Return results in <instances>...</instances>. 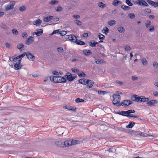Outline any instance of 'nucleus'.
Returning <instances> with one entry per match:
<instances>
[{"label":"nucleus","mask_w":158,"mask_h":158,"mask_svg":"<svg viewBox=\"0 0 158 158\" xmlns=\"http://www.w3.org/2000/svg\"><path fill=\"white\" fill-rule=\"evenodd\" d=\"M50 79L51 81L56 83L65 82L66 81L65 78L60 76H51Z\"/></svg>","instance_id":"nucleus-1"},{"label":"nucleus","mask_w":158,"mask_h":158,"mask_svg":"<svg viewBox=\"0 0 158 158\" xmlns=\"http://www.w3.org/2000/svg\"><path fill=\"white\" fill-rule=\"evenodd\" d=\"M135 111L134 110H130L126 111H122L118 113V114L123 115V116H126L129 117H134L136 118L137 116L135 115H133L131 113H134Z\"/></svg>","instance_id":"nucleus-2"},{"label":"nucleus","mask_w":158,"mask_h":158,"mask_svg":"<svg viewBox=\"0 0 158 158\" xmlns=\"http://www.w3.org/2000/svg\"><path fill=\"white\" fill-rule=\"evenodd\" d=\"M67 79L69 81H73L77 77L76 75L74 74L72 75L71 73H67Z\"/></svg>","instance_id":"nucleus-3"},{"label":"nucleus","mask_w":158,"mask_h":158,"mask_svg":"<svg viewBox=\"0 0 158 158\" xmlns=\"http://www.w3.org/2000/svg\"><path fill=\"white\" fill-rule=\"evenodd\" d=\"M135 2L137 4L141 6H148V3L143 0H137Z\"/></svg>","instance_id":"nucleus-4"},{"label":"nucleus","mask_w":158,"mask_h":158,"mask_svg":"<svg viewBox=\"0 0 158 158\" xmlns=\"http://www.w3.org/2000/svg\"><path fill=\"white\" fill-rule=\"evenodd\" d=\"M132 102L130 100H125L123 101L121 104V106H123L126 107L131 104Z\"/></svg>","instance_id":"nucleus-5"},{"label":"nucleus","mask_w":158,"mask_h":158,"mask_svg":"<svg viewBox=\"0 0 158 158\" xmlns=\"http://www.w3.org/2000/svg\"><path fill=\"white\" fill-rule=\"evenodd\" d=\"M68 36V39L69 40L73 42L76 43L77 41V38L76 37L73 35H67Z\"/></svg>","instance_id":"nucleus-6"},{"label":"nucleus","mask_w":158,"mask_h":158,"mask_svg":"<svg viewBox=\"0 0 158 158\" xmlns=\"http://www.w3.org/2000/svg\"><path fill=\"white\" fill-rule=\"evenodd\" d=\"M15 5V3L12 2L6 6H5V8L6 10L7 11L13 9L14 8Z\"/></svg>","instance_id":"nucleus-7"},{"label":"nucleus","mask_w":158,"mask_h":158,"mask_svg":"<svg viewBox=\"0 0 158 158\" xmlns=\"http://www.w3.org/2000/svg\"><path fill=\"white\" fill-rule=\"evenodd\" d=\"M122 94V93L119 91H117L116 94H114L113 95V98L116 100H121V96L119 94Z\"/></svg>","instance_id":"nucleus-8"},{"label":"nucleus","mask_w":158,"mask_h":158,"mask_svg":"<svg viewBox=\"0 0 158 158\" xmlns=\"http://www.w3.org/2000/svg\"><path fill=\"white\" fill-rule=\"evenodd\" d=\"M139 135L141 136L145 137H147V136L152 137L153 138H156L157 137V136H156L148 135L147 133H143V132H139Z\"/></svg>","instance_id":"nucleus-9"},{"label":"nucleus","mask_w":158,"mask_h":158,"mask_svg":"<svg viewBox=\"0 0 158 158\" xmlns=\"http://www.w3.org/2000/svg\"><path fill=\"white\" fill-rule=\"evenodd\" d=\"M65 109H67L69 110H70L72 111H75L76 108V107H73L72 106H70L68 105L65 106L64 107Z\"/></svg>","instance_id":"nucleus-10"},{"label":"nucleus","mask_w":158,"mask_h":158,"mask_svg":"<svg viewBox=\"0 0 158 158\" xmlns=\"http://www.w3.org/2000/svg\"><path fill=\"white\" fill-rule=\"evenodd\" d=\"M26 56L27 58L31 60H34L35 59V57L30 52L26 53Z\"/></svg>","instance_id":"nucleus-11"},{"label":"nucleus","mask_w":158,"mask_h":158,"mask_svg":"<svg viewBox=\"0 0 158 158\" xmlns=\"http://www.w3.org/2000/svg\"><path fill=\"white\" fill-rule=\"evenodd\" d=\"M157 103V101L155 100H151L147 103L148 106H154L155 104Z\"/></svg>","instance_id":"nucleus-12"},{"label":"nucleus","mask_w":158,"mask_h":158,"mask_svg":"<svg viewBox=\"0 0 158 158\" xmlns=\"http://www.w3.org/2000/svg\"><path fill=\"white\" fill-rule=\"evenodd\" d=\"M140 97H139L138 96L134 95L131 97V99L133 101L135 102H140Z\"/></svg>","instance_id":"nucleus-13"},{"label":"nucleus","mask_w":158,"mask_h":158,"mask_svg":"<svg viewBox=\"0 0 158 158\" xmlns=\"http://www.w3.org/2000/svg\"><path fill=\"white\" fill-rule=\"evenodd\" d=\"M120 100H117L114 99V100L113 101V103L116 106L119 107L121 106V103H120Z\"/></svg>","instance_id":"nucleus-14"},{"label":"nucleus","mask_w":158,"mask_h":158,"mask_svg":"<svg viewBox=\"0 0 158 158\" xmlns=\"http://www.w3.org/2000/svg\"><path fill=\"white\" fill-rule=\"evenodd\" d=\"M33 37L30 36L27 40L26 41V44L27 45H29L33 43L34 41V39H33Z\"/></svg>","instance_id":"nucleus-15"},{"label":"nucleus","mask_w":158,"mask_h":158,"mask_svg":"<svg viewBox=\"0 0 158 158\" xmlns=\"http://www.w3.org/2000/svg\"><path fill=\"white\" fill-rule=\"evenodd\" d=\"M64 128L63 127H59L56 129V132L59 135L63 134L64 133Z\"/></svg>","instance_id":"nucleus-16"},{"label":"nucleus","mask_w":158,"mask_h":158,"mask_svg":"<svg viewBox=\"0 0 158 158\" xmlns=\"http://www.w3.org/2000/svg\"><path fill=\"white\" fill-rule=\"evenodd\" d=\"M55 144L57 146L60 147H64L63 142L61 141H56L55 142Z\"/></svg>","instance_id":"nucleus-17"},{"label":"nucleus","mask_w":158,"mask_h":158,"mask_svg":"<svg viewBox=\"0 0 158 158\" xmlns=\"http://www.w3.org/2000/svg\"><path fill=\"white\" fill-rule=\"evenodd\" d=\"M14 63L15 64L14 67L15 70H18L21 69L22 67V65L20 64V63H15L14 62Z\"/></svg>","instance_id":"nucleus-18"},{"label":"nucleus","mask_w":158,"mask_h":158,"mask_svg":"<svg viewBox=\"0 0 158 158\" xmlns=\"http://www.w3.org/2000/svg\"><path fill=\"white\" fill-rule=\"evenodd\" d=\"M149 100V99L148 98H146L143 96H141L140 97V102H148Z\"/></svg>","instance_id":"nucleus-19"},{"label":"nucleus","mask_w":158,"mask_h":158,"mask_svg":"<svg viewBox=\"0 0 158 158\" xmlns=\"http://www.w3.org/2000/svg\"><path fill=\"white\" fill-rule=\"evenodd\" d=\"M88 81L87 79L83 78L79 80V82L82 84L86 85Z\"/></svg>","instance_id":"nucleus-20"},{"label":"nucleus","mask_w":158,"mask_h":158,"mask_svg":"<svg viewBox=\"0 0 158 158\" xmlns=\"http://www.w3.org/2000/svg\"><path fill=\"white\" fill-rule=\"evenodd\" d=\"M71 140H67L64 142H63L64 145V147L71 145Z\"/></svg>","instance_id":"nucleus-21"},{"label":"nucleus","mask_w":158,"mask_h":158,"mask_svg":"<svg viewBox=\"0 0 158 158\" xmlns=\"http://www.w3.org/2000/svg\"><path fill=\"white\" fill-rule=\"evenodd\" d=\"M53 17L52 16H48L47 17L44 18L43 21L44 22H48L50 21L52 19Z\"/></svg>","instance_id":"nucleus-22"},{"label":"nucleus","mask_w":158,"mask_h":158,"mask_svg":"<svg viewBox=\"0 0 158 158\" xmlns=\"http://www.w3.org/2000/svg\"><path fill=\"white\" fill-rule=\"evenodd\" d=\"M41 23V20L40 19H38L37 20L34 22L33 24L36 26H38L40 25Z\"/></svg>","instance_id":"nucleus-23"},{"label":"nucleus","mask_w":158,"mask_h":158,"mask_svg":"<svg viewBox=\"0 0 158 158\" xmlns=\"http://www.w3.org/2000/svg\"><path fill=\"white\" fill-rule=\"evenodd\" d=\"M135 123L134 122H130L129 124L126 126V127L129 128H132L135 125Z\"/></svg>","instance_id":"nucleus-24"},{"label":"nucleus","mask_w":158,"mask_h":158,"mask_svg":"<svg viewBox=\"0 0 158 158\" xmlns=\"http://www.w3.org/2000/svg\"><path fill=\"white\" fill-rule=\"evenodd\" d=\"M94 84V83L92 81L88 80V83L87 84V86L89 88H91L92 87Z\"/></svg>","instance_id":"nucleus-25"},{"label":"nucleus","mask_w":158,"mask_h":158,"mask_svg":"<svg viewBox=\"0 0 158 158\" xmlns=\"http://www.w3.org/2000/svg\"><path fill=\"white\" fill-rule=\"evenodd\" d=\"M83 53L86 56L90 55L92 53L90 50H84Z\"/></svg>","instance_id":"nucleus-26"},{"label":"nucleus","mask_w":158,"mask_h":158,"mask_svg":"<svg viewBox=\"0 0 158 158\" xmlns=\"http://www.w3.org/2000/svg\"><path fill=\"white\" fill-rule=\"evenodd\" d=\"M102 31L103 33H104L106 35H107L109 32V30L107 27H106L103 28Z\"/></svg>","instance_id":"nucleus-27"},{"label":"nucleus","mask_w":158,"mask_h":158,"mask_svg":"<svg viewBox=\"0 0 158 158\" xmlns=\"http://www.w3.org/2000/svg\"><path fill=\"white\" fill-rule=\"evenodd\" d=\"M116 23V22L114 20H112L108 22V24L110 26H112Z\"/></svg>","instance_id":"nucleus-28"},{"label":"nucleus","mask_w":158,"mask_h":158,"mask_svg":"<svg viewBox=\"0 0 158 158\" xmlns=\"http://www.w3.org/2000/svg\"><path fill=\"white\" fill-rule=\"evenodd\" d=\"M71 145H73L76 144H77L79 143V141L77 140H75L72 139L71 140Z\"/></svg>","instance_id":"nucleus-29"},{"label":"nucleus","mask_w":158,"mask_h":158,"mask_svg":"<svg viewBox=\"0 0 158 158\" xmlns=\"http://www.w3.org/2000/svg\"><path fill=\"white\" fill-rule=\"evenodd\" d=\"M118 30L120 33H122L124 32L125 29L123 27H120L118 28Z\"/></svg>","instance_id":"nucleus-30"},{"label":"nucleus","mask_w":158,"mask_h":158,"mask_svg":"<svg viewBox=\"0 0 158 158\" xmlns=\"http://www.w3.org/2000/svg\"><path fill=\"white\" fill-rule=\"evenodd\" d=\"M121 3V2L120 1L114 0L113 1V5L115 6H117L118 5V4Z\"/></svg>","instance_id":"nucleus-31"},{"label":"nucleus","mask_w":158,"mask_h":158,"mask_svg":"<svg viewBox=\"0 0 158 158\" xmlns=\"http://www.w3.org/2000/svg\"><path fill=\"white\" fill-rule=\"evenodd\" d=\"M122 8L125 10H128L130 9V7L125 5H122L121 6Z\"/></svg>","instance_id":"nucleus-32"},{"label":"nucleus","mask_w":158,"mask_h":158,"mask_svg":"<svg viewBox=\"0 0 158 158\" xmlns=\"http://www.w3.org/2000/svg\"><path fill=\"white\" fill-rule=\"evenodd\" d=\"M151 21L149 20H148L146 21V23H145V25L147 28H148L149 26L151 25Z\"/></svg>","instance_id":"nucleus-33"},{"label":"nucleus","mask_w":158,"mask_h":158,"mask_svg":"<svg viewBox=\"0 0 158 158\" xmlns=\"http://www.w3.org/2000/svg\"><path fill=\"white\" fill-rule=\"evenodd\" d=\"M98 43L97 42H94L92 43V42L90 41L89 42V45L92 47H94L96 46V45L98 44Z\"/></svg>","instance_id":"nucleus-34"},{"label":"nucleus","mask_w":158,"mask_h":158,"mask_svg":"<svg viewBox=\"0 0 158 158\" xmlns=\"http://www.w3.org/2000/svg\"><path fill=\"white\" fill-rule=\"evenodd\" d=\"M55 10L56 11L59 12L63 10V8L61 6H58L55 8Z\"/></svg>","instance_id":"nucleus-35"},{"label":"nucleus","mask_w":158,"mask_h":158,"mask_svg":"<svg viewBox=\"0 0 158 158\" xmlns=\"http://www.w3.org/2000/svg\"><path fill=\"white\" fill-rule=\"evenodd\" d=\"M14 61L15 63H20L21 60H20L19 58H18V56H17L16 57H15Z\"/></svg>","instance_id":"nucleus-36"},{"label":"nucleus","mask_w":158,"mask_h":158,"mask_svg":"<svg viewBox=\"0 0 158 158\" xmlns=\"http://www.w3.org/2000/svg\"><path fill=\"white\" fill-rule=\"evenodd\" d=\"M43 33V31L41 29H39V31H36L37 35L39 36L41 35Z\"/></svg>","instance_id":"nucleus-37"},{"label":"nucleus","mask_w":158,"mask_h":158,"mask_svg":"<svg viewBox=\"0 0 158 158\" xmlns=\"http://www.w3.org/2000/svg\"><path fill=\"white\" fill-rule=\"evenodd\" d=\"M77 44L81 45H84L85 44V43L84 41H81L80 40H79L78 41H77L76 43Z\"/></svg>","instance_id":"nucleus-38"},{"label":"nucleus","mask_w":158,"mask_h":158,"mask_svg":"<svg viewBox=\"0 0 158 158\" xmlns=\"http://www.w3.org/2000/svg\"><path fill=\"white\" fill-rule=\"evenodd\" d=\"M58 1L56 0H53L51 1L49 3L50 4H51L52 5H54L55 4H58Z\"/></svg>","instance_id":"nucleus-39"},{"label":"nucleus","mask_w":158,"mask_h":158,"mask_svg":"<svg viewBox=\"0 0 158 158\" xmlns=\"http://www.w3.org/2000/svg\"><path fill=\"white\" fill-rule=\"evenodd\" d=\"M84 100L79 98H77L75 99V102L77 103L79 102H84Z\"/></svg>","instance_id":"nucleus-40"},{"label":"nucleus","mask_w":158,"mask_h":158,"mask_svg":"<svg viewBox=\"0 0 158 158\" xmlns=\"http://www.w3.org/2000/svg\"><path fill=\"white\" fill-rule=\"evenodd\" d=\"M131 0H126V3L129 6H131L133 5V4L131 2Z\"/></svg>","instance_id":"nucleus-41"},{"label":"nucleus","mask_w":158,"mask_h":158,"mask_svg":"<svg viewBox=\"0 0 158 158\" xmlns=\"http://www.w3.org/2000/svg\"><path fill=\"white\" fill-rule=\"evenodd\" d=\"M12 31L13 34L14 35H17L18 34V32L17 30L15 29L12 30Z\"/></svg>","instance_id":"nucleus-42"},{"label":"nucleus","mask_w":158,"mask_h":158,"mask_svg":"<svg viewBox=\"0 0 158 158\" xmlns=\"http://www.w3.org/2000/svg\"><path fill=\"white\" fill-rule=\"evenodd\" d=\"M26 54V53L24 52L22 54L18 56V58H19L20 60H21V59Z\"/></svg>","instance_id":"nucleus-43"},{"label":"nucleus","mask_w":158,"mask_h":158,"mask_svg":"<svg viewBox=\"0 0 158 158\" xmlns=\"http://www.w3.org/2000/svg\"><path fill=\"white\" fill-rule=\"evenodd\" d=\"M78 75L80 77H85V74L83 72H82L81 73H78Z\"/></svg>","instance_id":"nucleus-44"},{"label":"nucleus","mask_w":158,"mask_h":158,"mask_svg":"<svg viewBox=\"0 0 158 158\" xmlns=\"http://www.w3.org/2000/svg\"><path fill=\"white\" fill-rule=\"evenodd\" d=\"M98 37L100 40H103L105 38V36L101 33L99 34Z\"/></svg>","instance_id":"nucleus-45"},{"label":"nucleus","mask_w":158,"mask_h":158,"mask_svg":"<svg viewBox=\"0 0 158 158\" xmlns=\"http://www.w3.org/2000/svg\"><path fill=\"white\" fill-rule=\"evenodd\" d=\"M141 61L143 65H146L147 64V61L145 59H142Z\"/></svg>","instance_id":"nucleus-46"},{"label":"nucleus","mask_w":158,"mask_h":158,"mask_svg":"<svg viewBox=\"0 0 158 158\" xmlns=\"http://www.w3.org/2000/svg\"><path fill=\"white\" fill-rule=\"evenodd\" d=\"M19 10L20 11L23 12L25 11L26 10V8L24 6H23L20 7L19 8Z\"/></svg>","instance_id":"nucleus-47"},{"label":"nucleus","mask_w":158,"mask_h":158,"mask_svg":"<svg viewBox=\"0 0 158 158\" xmlns=\"http://www.w3.org/2000/svg\"><path fill=\"white\" fill-rule=\"evenodd\" d=\"M67 33V32L65 31H61L59 34L62 36L65 35Z\"/></svg>","instance_id":"nucleus-48"},{"label":"nucleus","mask_w":158,"mask_h":158,"mask_svg":"<svg viewBox=\"0 0 158 158\" xmlns=\"http://www.w3.org/2000/svg\"><path fill=\"white\" fill-rule=\"evenodd\" d=\"M74 22L77 25H81L82 23V22L78 20H76Z\"/></svg>","instance_id":"nucleus-49"},{"label":"nucleus","mask_w":158,"mask_h":158,"mask_svg":"<svg viewBox=\"0 0 158 158\" xmlns=\"http://www.w3.org/2000/svg\"><path fill=\"white\" fill-rule=\"evenodd\" d=\"M72 70L74 73H76L78 74V73H79L80 71L78 69H72Z\"/></svg>","instance_id":"nucleus-50"},{"label":"nucleus","mask_w":158,"mask_h":158,"mask_svg":"<svg viewBox=\"0 0 158 158\" xmlns=\"http://www.w3.org/2000/svg\"><path fill=\"white\" fill-rule=\"evenodd\" d=\"M153 66L155 68H158V63L156 61H154L153 63Z\"/></svg>","instance_id":"nucleus-51"},{"label":"nucleus","mask_w":158,"mask_h":158,"mask_svg":"<svg viewBox=\"0 0 158 158\" xmlns=\"http://www.w3.org/2000/svg\"><path fill=\"white\" fill-rule=\"evenodd\" d=\"M17 47L20 50L24 47V46L22 44H19L17 45Z\"/></svg>","instance_id":"nucleus-52"},{"label":"nucleus","mask_w":158,"mask_h":158,"mask_svg":"<svg viewBox=\"0 0 158 158\" xmlns=\"http://www.w3.org/2000/svg\"><path fill=\"white\" fill-rule=\"evenodd\" d=\"M128 16L130 17V18L131 19H133L135 17V15L132 13H130L128 15Z\"/></svg>","instance_id":"nucleus-53"},{"label":"nucleus","mask_w":158,"mask_h":158,"mask_svg":"<svg viewBox=\"0 0 158 158\" xmlns=\"http://www.w3.org/2000/svg\"><path fill=\"white\" fill-rule=\"evenodd\" d=\"M147 2L150 5L153 6L155 3V2L152 1L151 0H147Z\"/></svg>","instance_id":"nucleus-54"},{"label":"nucleus","mask_w":158,"mask_h":158,"mask_svg":"<svg viewBox=\"0 0 158 158\" xmlns=\"http://www.w3.org/2000/svg\"><path fill=\"white\" fill-rule=\"evenodd\" d=\"M98 5L100 7H104L105 6V4H104L103 3L100 2L98 3Z\"/></svg>","instance_id":"nucleus-55"},{"label":"nucleus","mask_w":158,"mask_h":158,"mask_svg":"<svg viewBox=\"0 0 158 158\" xmlns=\"http://www.w3.org/2000/svg\"><path fill=\"white\" fill-rule=\"evenodd\" d=\"M106 93V92L103 91H99L98 92V93L99 94H105Z\"/></svg>","instance_id":"nucleus-56"},{"label":"nucleus","mask_w":158,"mask_h":158,"mask_svg":"<svg viewBox=\"0 0 158 158\" xmlns=\"http://www.w3.org/2000/svg\"><path fill=\"white\" fill-rule=\"evenodd\" d=\"M57 50L59 52H63V49L62 47H59L57 48Z\"/></svg>","instance_id":"nucleus-57"},{"label":"nucleus","mask_w":158,"mask_h":158,"mask_svg":"<svg viewBox=\"0 0 158 158\" xmlns=\"http://www.w3.org/2000/svg\"><path fill=\"white\" fill-rule=\"evenodd\" d=\"M22 36L23 38H26L27 37L28 35L26 32H24L22 33Z\"/></svg>","instance_id":"nucleus-58"},{"label":"nucleus","mask_w":158,"mask_h":158,"mask_svg":"<svg viewBox=\"0 0 158 158\" xmlns=\"http://www.w3.org/2000/svg\"><path fill=\"white\" fill-rule=\"evenodd\" d=\"M132 134L135 136L139 135V131H132Z\"/></svg>","instance_id":"nucleus-59"},{"label":"nucleus","mask_w":158,"mask_h":158,"mask_svg":"<svg viewBox=\"0 0 158 158\" xmlns=\"http://www.w3.org/2000/svg\"><path fill=\"white\" fill-rule=\"evenodd\" d=\"M125 49L127 51H129L131 50V48L129 46H126L125 47Z\"/></svg>","instance_id":"nucleus-60"},{"label":"nucleus","mask_w":158,"mask_h":158,"mask_svg":"<svg viewBox=\"0 0 158 158\" xmlns=\"http://www.w3.org/2000/svg\"><path fill=\"white\" fill-rule=\"evenodd\" d=\"M149 31L150 32H153L154 30V27L153 26H151L150 27V28L149 29Z\"/></svg>","instance_id":"nucleus-61"},{"label":"nucleus","mask_w":158,"mask_h":158,"mask_svg":"<svg viewBox=\"0 0 158 158\" xmlns=\"http://www.w3.org/2000/svg\"><path fill=\"white\" fill-rule=\"evenodd\" d=\"M102 61L100 60H98L95 61V62L97 64H101Z\"/></svg>","instance_id":"nucleus-62"},{"label":"nucleus","mask_w":158,"mask_h":158,"mask_svg":"<svg viewBox=\"0 0 158 158\" xmlns=\"http://www.w3.org/2000/svg\"><path fill=\"white\" fill-rule=\"evenodd\" d=\"M59 31V30H56L52 32L51 33V35H52L57 33H58Z\"/></svg>","instance_id":"nucleus-63"},{"label":"nucleus","mask_w":158,"mask_h":158,"mask_svg":"<svg viewBox=\"0 0 158 158\" xmlns=\"http://www.w3.org/2000/svg\"><path fill=\"white\" fill-rule=\"evenodd\" d=\"M145 10L146 12L148 13H151V10L150 9L147 8L145 9Z\"/></svg>","instance_id":"nucleus-64"}]
</instances>
